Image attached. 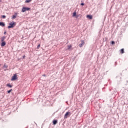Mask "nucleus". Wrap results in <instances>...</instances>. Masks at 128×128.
Returning a JSON list of instances; mask_svg holds the SVG:
<instances>
[{
  "instance_id": "obj_1",
  "label": "nucleus",
  "mask_w": 128,
  "mask_h": 128,
  "mask_svg": "<svg viewBox=\"0 0 128 128\" xmlns=\"http://www.w3.org/2000/svg\"><path fill=\"white\" fill-rule=\"evenodd\" d=\"M16 25V23L14 22H12L9 24V26H8V28H12Z\"/></svg>"
},
{
  "instance_id": "obj_2",
  "label": "nucleus",
  "mask_w": 128,
  "mask_h": 128,
  "mask_svg": "<svg viewBox=\"0 0 128 128\" xmlns=\"http://www.w3.org/2000/svg\"><path fill=\"white\" fill-rule=\"evenodd\" d=\"M70 114H72V113H70V112H66V114H64V118H68L70 116Z\"/></svg>"
},
{
  "instance_id": "obj_3",
  "label": "nucleus",
  "mask_w": 128,
  "mask_h": 128,
  "mask_svg": "<svg viewBox=\"0 0 128 128\" xmlns=\"http://www.w3.org/2000/svg\"><path fill=\"white\" fill-rule=\"evenodd\" d=\"M30 10V8L26 7V6H23L22 8V12H26V10Z\"/></svg>"
},
{
  "instance_id": "obj_4",
  "label": "nucleus",
  "mask_w": 128,
  "mask_h": 128,
  "mask_svg": "<svg viewBox=\"0 0 128 128\" xmlns=\"http://www.w3.org/2000/svg\"><path fill=\"white\" fill-rule=\"evenodd\" d=\"M67 48L68 50H74V48H72V44H68L67 46Z\"/></svg>"
},
{
  "instance_id": "obj_5",
  "label": "nucleus",
  "mask_w": 128,
  "mask_h": 128,
  "mask_svg": "<svg viewBox=\"0 0 128 128\" xmlns=\"http://www.w3.org/2000/svg\"><path fill=\"white\" fill-rule=\"evenodd\" d=\"M18 80V76L15 74L12 76V78L11 79V80Z\"/></svg>"
},
{
  "instance_id": "obj_6",
  "label": "nucleus",
  "mask_w": 128,
  "mask_h": 128,
  "mask_svg": "<svg viewBox=\"0 0 128 128\" xmlns=\"http://www.w3.org/2000/svg\"><path fill=\"white\" fill-rule=\"evenodd\" d=\"M82 44H79V46L80 48H82L83 46H84V40L81 41Z\"/></svg>"
},
{
  "instance_id": "obj_7",
  "label": "nucleus",
  "mask_w": 128,
  "mask_h": 128,
  "mask_svg": "<svg viewBox=\"0 0 128 128\" xmlns=\"http://www.w3.org/2000/svg\"><path fill=\"white\" fill-rule=\"evenodd\" d=\"M86 18L89 20H92V15H87Z\"/></svg>"
},
{
  "instance_id": "obj_8",
  "label": "nucleus",
  "mask_w": 128,
  "mask_h": 128,
  "mask_svg": "<svg viewBox=\"0 0 128 128\" xmlns=\"http://www.w3.org/2000/svg\"><path fill=\"white\" fill-rule=\"evenodd\" d=\"M6 26V24H4V22H0V26L4 27V26Z\"/></svg>"
},
{
  "instance_id": "obj_9",
  "label": "nucleus",
  "mask_w": 128,
  "mask_h": 128,
  "mask_svg": "<svg viewBox=\"0 0 128 128\" xmlns=\"http://www.w3.org/2000/svg\"><path fill=\"white\" fill-rule=\"evenodd\" d=\"M16 16H18V13H16L15 15H13L12 16V20H14V18H16Z\"/></svg>"
},
{
  "instance_id": "obj_10",
  "label": "nucleus",
  "mask_w": 128,
  "mask_h": 128,
  "mask_svg": "<svg viewBox=\"0 0 128 128\" xmlns=\"http://www.w3.org/2000/svg\"><path fill=\"white\" fill-rule=\"evenodd\" d=\"M53 122V124H54V126H55V124H58V120H54L52 121Z\"/></svg>"
},
{
  "instance_id": "obj_11",
  "label": "nucleus",
  "mask_w": 128,
  "mask_h": 128,
  "mask_svg": "<svg viewBox=\"0 0 128 128\" xmlns=\"http://www.w3.org/2000/svg\"><path fill=\"white\" fill-rule=\"evenodd\" d=\"M120 53L121 54H124V49L122 48L120 50Z\"/></svg>"
},
{
  "instance_id": "obj_12",
  "label": "nucleus",
  "mask_w": 128,
  "mask_h": 128,
  "mask_svg": "<svg viewBox=\"0 0 128 128\" xmlns=\"http://www.w3.org/2000/svg\"><path fill=\"white\" fill-rule=\"evenodd\" d=\"M6 44V42L2 41V43L1 44V46H4Z\"/></svg>"
},
{
  "instance_id": "obj_13",
  "label": "nucleus",
  "mask_w": 128,
  "mask_h": 128,
  "mask_svg": "<svg viewBox=\"0 0 128 128\" xmlns=\"http://www.w3.org/2000/svg\"><path fill=\"white\" fill-rule=\"evenodd\" d=\"M6 40V36H2V37L1 38V42H4Z\"/></svg>"
},
{
  "instance_id": "obj_14",
  "label": "nucleus",
  "mask_w": 128,
  "mask_h": 128,
  "mask_svg": "<svg viewBox=\"0 0 128 128\" xmlns=\"http://www.w3.org/2000/svg\"><path fill=\"white\" fill-rule=\"evenodd\" d=\"M6 86H8V88H12V86L11 84H6Z\"/></svg>"
},
{
  "instance_id": "obj_15",
  "label": "nucleus",
  "mask_w": 128,
  "mask_h": 128,
  "mask_svg": "<svg viewBox=\"0 0 128 128\" xmlns=\"http://www.w3.org/2000/svg\"><path fill=\"white\" fill-rule=\"evenodd\" d=\"M32 0H26L25 1V2L26 4L28 2H32Z\"/></svg>"
},
{
  "instance_id": "obj_16",
  "label": "nucleus",
  "mask_w": 128,
  "mask_h": 128,
  "mask_svg": "<svg viewBox=\"0 0 128 128\" xmlns=\"http://www.w3.org/2000/svg\"><path fill=\"white\" fill-rule=\"evenodd\" d=\"M76 16V12H75L72 14V16Z\"/></svg>"
},
{
  "instance_id": "obj_17",
  "label": "nucleus",
  "mask_w": 128,
  "mask_h": 128,
  "mask_svg": "<svg viewBox=\"0 0 128 128\" xmlns=\"http://www.w3.org/2000/svg\"><path fill=\"white\" fill-rule=\"evenodd\" d=\"M40 48V44H39L38 46H37V48L38 50V48Z\"/></svg>"
},
{
  "instance_id": "obj_18",
  "label": "nucleus",
  "mask_w": 128,
  "mask_h": 128,
  "mask_svg": "<svg viewBox=\"0 0 128 128\" xmlns=\"http://www.w3.org/2000/svg\"><path fill=\"white\" fill-rule=\"evenodd\" d=\"M12 89H11L8 91V94H10L12 91Z\"/></svg>"
},
{
  "instance_id": "obj_19",
  "label": "nucleus",
  "mask_w": 128,
  "mask_h": 128,
  "mask_svg": "<svg viewBox=\"0 0 128 128\" xmlns=\"http://www.w3.org/2000/svg\"><path fill=\"white\" fill-rule=\"evenodd\" d=\"M2 18H6V16L4 15H2Z\"/></svg>"
},
{
  "instance_id": "obj_20",
  "label": "nucleus",
  "mask_w": 128,
  "mask_h": 128,
  "mask_svg": "<svg viewBox=\"0 0 128 128\" xmlns=\"http://www.w3.org/2000/svg\"><path fill=\"white\" fill-rule=\"evenodd\" d=\"M112 44H114L115 42L114 41H112Z\"/></svg>"
},
{
  "instance_id": "obj_21",
  "label": "nucleus",
  "mask_w": 128,
  "mask_h": 128,
  "mask_svg": "<svg viewBox=\"0 0 128 128\" xmlns=\"http://www.w3.org/2000/svg\"><path fill=\"white\" fill-rule=\"evenodd\" d=\"M81 6H84V4L82 3V4H81Z\"/></svg>"
},
{
  "instance_id": "obj_22",
  "label": "nucleus",
  "mask_w": 128,
  "mask_h": 128,
  "mask_svg": "<svg viewBox=\"0 0 128 128\" xmlns=\"http://www.w3.org/2000/svg\"><path fill=\"white\" fill-rule=\"evenodd\" d=\"M26 58V56H23V58Z\"/></svg>"
},
{
  "instance_id": "obj_23",
  "label": "nucleus",
  "mask_w": 128,
  "mask_h": 128,
  "mask_svg": "<svg viewBox=\"0 0 128 128\" xmlns=\"http://www.w3.org/2000/svg\"><path fill=\"white\" fill-rule=\"evenodd\" d=\"M6 34V32H4V34Z\"/></svg>"
},
{
  "instance_id": "obj_24",
  "label": "nucleus",
  "mask_w": 128,
  "mask_h": 128,
  "mask_svg": "<svg viewBox=\"0 0 128 128\" xmlns=\"http://www.w3.org/2000/svg\"><path fill=\"white\" fill-rule=\"evenodd\" d=\"M43 76H46V74H43Z\"/></svg>"
}]
</instances>
